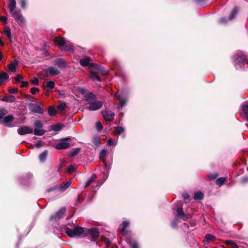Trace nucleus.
Listing matches in <instances>:
<instances>
[{
  "instance_id": "bb28decb",
  "label": "nucleus",
  "mask_w": 248,
  "mask_h": 248,
  "mask_svg": "<svg viewBox=\"0 0 248 248\" xmlns=\"http://www.w3.org/2000/svg\"><path fill=\"white\" fill-rule=\"evenodd\" d=\"M224 243L227 245H230L232 248H239L238 246L233 241L227 240L224 241Z\"/></svg>"
},
{
  "instance_id": "e433bc0d",
  "label": "nucleus",
  "mask_w": 248,
  "mask_h": 248,
  "mask_svg": "<svg viewBox=\"0 0 248 248\" xmlns=\"http://www.w3.org/2000/svg\"><path fill=\"white\" fill-rule=\"evenodd\" d=\"M8 78L9 76L7 73L3 71L0 72V80L1 81L7 79Z\"/></svg>"
},
{
  "instance_id": "4be33fe9",
  "label": "nucleus",
  "mask_w": 248,
  "mask_h": 248,
  "mask_svg": "<svg viewBox=\"0 0 248 248\" xmlns=\"http://www.w3.org/2000/svg\"><path fill=\"white\" fill-rule=\"evenodd\" d=\"M124 131V129L122 126H117L114 128L113 133L114 135H120Z\"/></svg>"
},
{
  "instance_id": "20e7f679",
  "label": "nucleus",
  "mask_w": 248,
  "mask_h": 248,
  "mask_svg": "<svg viewBox=\"0 0 248 248\" xmlns=\"http://www.w3.org/2000/svg\"><path fill=\"white\" fill-rule=\"evenodd\" d=\"M54 42L59 46L62 50L68 51L70 53L74 52L73 46L71 44L66 43L63 38L56 37L54 39Z\"/></svg>"
},
{
  "instance_id": "cd10ccee",
  "label": "nucleus",
  "mask_w": 248,
  "mask_h": 248,
  "mask_svg": "<svg viewBox=\"0 0 248 248\" xmlns=\"http://www.w3.org/2000/svg\"><path fill=\"white\" fill-rule=\"evenodd\" d=\"M227 180V177H222L217 178L216 181L217 185L221 186Z\"/></svg>"
},
{
  "instance_id": "f257e3e1",
  "label": "nucleus",
  "mask_w": 248,
  "mask_h": 248,
  "mask_svg": "<svg viewBox=\"0 0 248 248\" xmlns=\"http://www.w3.org/2000/svg\"><path fill=\"white\" fill-rule=\"evenodd\" d=\"M85 100L90 106L88 109L91 111L97 110L102 106L101 101L96 100V96L91 92L87 93L85 95Z\"/></svg>"
},
{
  "instance_id": "c9c22d12",
  "label": "nucleus",
  "mask_w": 248,
  "mask_h": 248,
  "mask_svg": "<svg viewBox=\"0 0 248 248\" xmlns=\"http://www.w3.org/2000/svg\"><path fill=\"white\" fill-rule=\"evenodd\" d=\"M129 222L127 221H123L122 223L123 228L121 229V232L123 234H124L125 230L128 226Z\"/></svg>"
},
{
  "instance_id": "864d4df0",
  "label": "nucleus",
  "mask_w": 248,
  "mask_h": 248,
  "mask_svg": "<svg viewBox=\"0 0 248 248\" xmlns=\"http://www.w3.org/2000/svg\"><path fill=\"white\" fill-rule=\"evenodd\" d=\"M39 91V89L37 88L33 87L31 89V93L32 94H35L37 92Z\"/></svg>"
},
{
  "instance_id": "f8f14e48",
  "label": "nucleus",
  "mask_w": 248,
  "mask_h": 248,
  "mask_svg": "<svg viewBox=\"0 0 248 248\" xmlns=\"http://www.w3.org/2000/svg\"><path fill=\"white\" fill-rule=\"evenodd\" d=\"M103 116L106 121L111 122L114 118V112L110 111H102Z\"/></svg>"
},
{
  "instance_id": "09e8293b",
  "label": "nucleus",
  "mask_w": 248,
  "mask_h": 248,
  "mask_svg": "<svg viewBox=\"0 0 248 248\" xmlns=\"http://www.w3.org/2000/svg\"><path fill=\"white\" fill-rule=\"evenodd\" d=\"M130 245L131 248H139V245L136 241H130Z\"/></svg>"
},
{
  "instance_id": "79ce46f5",
  "label": "nucleus",
  "mask_w": 248,
  "mask_h": 248,
  "mask_svg": "<svg viewBox=\"0 0 248 248\" xmlns=\"http://www.w3.org/2000/svg\"><path fill=\"white\" fill-rule=\"evenodd\" d=\"M217 176V174H211L207 176V179L208 181H211L215 180Z\"/></svg>"
},
{
  "instance_id": "6ab92c4d",
  "label": "nucleus",
  "mask_w": 248,
  "mask_h": 248,
  "mask_svg": "<svg viewBox=\"0 0 248 248\" xmlns=\"http://www.w3.org/2000/svg\"><path fill=\"white\" fill-rule=\"evenodd\" d=\"M15 97L14 95H6L1 99V100L3 102H7L9 103L14 102L15 101Z\"/></svg>"
},
{
  "instance_id": "ddd939ff",
  "label": "nucleus",
  "mask_w": 248,
  "mask_h": 248,
  "mask_svg": "<svg viewBox=\"0 0 248 248\" xmlns=\"http://www.w3.org/2000/svg\"><path fill=\"white\" fill-rule=\"evenodd\" d=\"M18 133L21 135L31 134L33 132V129L28 126H22L18 129Z\"/></svg>"
},
{
  "instance_id": "412c9836",
  "label": "nucleus",
  "mask_w": 248,
  "mask_h": 248,
  "mask_svg": "<svg viewBox=\"0 0 248 248\" xmlns=\"http://www.w3.org/2000/svg\"><path fill=\"white\" fill-rule=\"evenodd\" d=\"M16 22L22 26L24 25L25 21L24 18L16 11Z\"/></svg>"
},
{
  "instance_id": "b1692460",
  "label": "nucleus",
  "mask_w": 248,
  "mask_h": 248,
  "mask_svg": "<svg viewBox=\"0 0 248 248\" xmlns=\"http://www.w3.org/2000/svg\"><path fill=\"white\" fill-rule=\"evenodd\" d=\"M243 111L244 113L245 119L248 121V103H247L242 106Z\"/></svg>"
},
{
  "instance_id": "bf43d9fd",
  "label": "nucleus",
  "mask_w": 248,
  "mask_h": 248,
  "mask_svg": "<svg viewBox=\"0 0 248 248\" xmlns=\"http://www.w3.org/2000/svg\"><path fill=\"white\" fill-rule=\"evenodd\" d=\"M228 20H229L228 19H227V18H220L219 20V22L220 23H226V22Z\"/></svg>"
},
{
  "instance_id": "f3484780",
  "label": "nucleus",
  "mask_w": 248,
  "mask_h": 248,
  "mask_svg": "<svg viewBox=\"0 0 248 248\" xmlns=\"http://www.w3.org/2000/svg\"><path fill=\"white\" fill-rule=\"evenodd\" d=\"M55 64L59 68H64L66 66L67 63L66 61L63 59H58L55 61Z\"/></svg>"
},
{
  "instance_id": "4d7b16f0",
  "label": "nucleus",
  "mask_w": 248,
  "mask_h": 248,
  "mask_svg": "<svg viewBox=\"0 0 248 248\" xmlns=\"http://www.w3.org/2000/svg\"><path fill=\"white\" fill-rule=\"evenodd\" d=\"M177 224V218H175L173 222L171 223V226L173 228H175Z\"/></svg>"
},
{
  "instance_id": "2f4dec72",
  "label": "nucleus",
  "mask_w": 248,
  "mask_h": 248,
  "mask_svg": "<svg viewBox=\"0 0 248 248\" xmlns=\"http://www.w3.org/2000/svg\"><path fill=\"white\" fill-rule=\"evenodd\" d=\"M46 87L48 89H49V90L52 89L55 87V83L54 81H51V80L47 81L46 82Z\"/></svg>"
},
{
  "instance_id": "0eeeda50",
  "label": "nucleus",
  "mask_w": 248,
  "mask_h": 248,
  "mask_svg": "<svg viewBox=\"0 0 248 248\" xmlns=\"http://www.w3.org/2000/svg\"><path fill=\"white\" fill-rule=\"evenodd\" d=\"M84 234L85 236L90 234L92 236L93 240H96L99 235V232L97 229L95 228H92L91 229H87L85 230Z\"/></svg>"
},
{
  "instance_id": "473e14b6",
  "label": "nucleus",
  "mask_w": 248,
  "mask_h": 248,
  "mask_svg": "<svg viewBox=\"0 0 248 248\" xmlns=\"http://www.w3.org/2000/svg\"><path fill=\"white\" fill-rule=\"evenodd\" d=\"M48 113L51 116H55L56 114V110L55 108L50 106L48 109Z\"/></svg>"
},
{
  "instance_id": "ea45409f",
  "label": "nucleus",
  "mask_w": 248,
  "mask_h": 248,
  "mask_svg": "<svg viewBox=\"0 0 248 248\" xmlns=\"http://www.w3.org/2000/svg\"><path fill=\"white\" fill-rule=\"evenodd\" d=\"M117 140H113L111 138H109L108 140V144L109 146H116L117 144Z\"/></svg>"
},
{
  "instance_id": "58836bf2",
  "label": "nucleus",
  "mask_w": 248,
  "mask_h": 248,
  "mask_svg": "<svg viewBox=\"0 0 248 248\" xmlns=\"http://www.w3.org/2000/svg\"><path fill=\"white\" fill-rule=\"evenodd\" d=\"M45 132L44 130H39L35 128L34 130V134L37 136H42L45 134Z\"/></svg>"
},
{
  "instance_id": "603ef678",
  "label": "nucleus",
  "mask_w": 248,
  "mask_h": 248,
  "mask_svg": "<svg viewBox=\"0 0 248 248\" xmlns=\"http://www.w3.org/2000/svg\"><path fill=\"white\" fill-rule=\"evenodd\" d=\"M75 171V168L73 166H70L67 169V172L71 173Z\"/></svg>"
},
{
  "instance_id": "a878e982",
  "label": "nucleus",
  "mask_w": 248,
  "mask_h": 248,
  "mask_svg": "<svg viewBox=\"0 0 248 248\" xmlns=\"http://www.w3.org/2000/svg\"><path fill=\"white\" fill-rule=\"evenodd\" d=\"M96 178V176L95 175H93L90 178H89L87 181L85 183V187H87L89 186L91 184H92L93 181H95Z\"/></svg>"
},
{
  "instance_id": "0e129e2a",
  "label": "nucleus",
  "mask_w": 248,
  "mask_h": 248,
  "mask_svg": "<svg viewBox=\"0 0 248 248\" xmlns=\"http://www.w3.org/2000/svg\"><path fill=\"white\" fill-rule=\"evenodd\" d=\"M9 92L10 93H16V88H9Z\"/></svg>"
},
{
  "instance_id": "5701e85b",
  "label": "nucleus",
  "mask_w": 248,
  "mask_h": 248,
  "mask_svg": "<svg viewBox=\"0 0 248 248\" xmlns=\"http://www.w3.org/2000/svg\"><path fill=\"white\" fill-rule=\"evenodd\" d=\"M8 69L9 71H11L13 73L16 72V59L11 62L8 65Z\"/></svg>"
},
{
  "instance_id": "72a5a7b5",
  "label": "nucleus",
  "mask_w": 248,
  "mask_h": 248,
  "mask_svg": "<svg viewBox=\"0 0 248 248\" xmlns=\"http://www.w3.org/2000/svg\"><path fill=\"white\" fill-rule=\"evenodd\" d=\"M203 197L202 193L201 191L196 192L194 195V199L195 200H202Z\"/></svg>"
},
{
  "instance_id": "f704fd0d",
  "label": "nucleus",
  "mask_w": 248,
  "mask_h": 248,
  "mask_svg": "<svg viewBox=\"0 0 248 248\" xmlns=\"http://www.w3.org/2000/svg\"><path fill=\"white\" fill-rule=\"evenodd\" d=\"M237 12H238L237 8L236 7H234L233 8L232 11V13L230 15L229 17L228 18V19L229 20L232 19L235 17V16H236V15L237 13Z\"/></svg>"
},
{
  "instance_id": "aec40b11",
  "label": "nucleus",
  "mask_w": 248,
  "mask_h": 248,
  "mask_svg": "<svg viewBox=\"0 0 248 248\" xmlns=\"http://www.w3.org/2000/svg\"><path fill=\"white\" fill-rule=\"evenodd\" d=\"M216 240V238L214 235L210 234H207L205 236L203 242L205 244L206 243H208L209 241L214 242Z\"/></svg>"
},
{
  "instance_id": "39448f33",
  "label": "nucleus",
  "mask_w": 248,
  "mask_h": 248,
  "mask_svg": "<svg viewBox=\"0 0 248 248\" xmlns=\"http://www.w3.org/2000/svg\"><path fill=\"white\" fill-rule=\"evenodd\" d=\"M60 73L59 70L53 66L49 67L46 70L42 71L40 73V75L43 77H47L48 75L51 76H56Z\"/></svg>"
},
{
  "instance_id": "4468645a",
  "label": "nucleus",
  "mask_w": 248,
  "mask_h": 248,
  "mask_svg": "<svg viewBox=\"0 0 248 248\" xmlns=\"http://www.w3.org/2000/svg\"><path fill=\"white\" fill-rule=\"evenodd\" d=\"M8 8L13 16L16 17V0H11L8 4Z\"/></svg>"
},
{
  "instance_id": "a211bd4d",
  "label": "nucleus",
  "mask_w": 248,
  "mask_h": 248,
  "mask_svg": "<svg viewBox=\"0 0 248 248\" xmlns=\"http://www.w3.org/2000/svg\"><path fill=\"white\" fill-rule=\"evenodd\" d=\"M96 71L98 72V74L102 75H106L108 74V72L105 70L102 66L98 65H95V66Z\"/></svg>"
},
{
  "instance_id": "13d9d810",
  "label": "nucleus",
  "mask_w": 248,
  "mask_h": 248,
  "mask_svg": "<svg viewBox=\"0 0 248 248\" xmlns=\"http://www.w3.org/2000/svg\"><path fill=\"white\" fill-rule=\"evenodd\" d=\"M28 84H29V83L27 81H22L20 85V86L22 88L27 87L28 86Z\"/></svg>"
},
{
  "instance_id": "8fccbe9b",
  "label": "nucleus",
  "mask_w": 248,
  "mask_h": 248,
  "mask_svg": "<svg viewBox=\"0 0 248 248\" xmlns=\"http://www.w3.org/2000/svg\"><path fill=\"white\" fill-rule=\"evenodd\" d=\"M34 126L36 128H42L43 127V124L41 121H36L34 122Z\"/></svg>"
},
{
  "instance_id": "7ed1b4c3",
  "label": "nucleus",
  "mask_w": 248,
  "mask_h": 248,
  "mask_svg": "<svg viewBox=\"0 0 248 248\" xmlns=\"http://www.w3.org/2000/svg\"><path fill=\"white\" fill-rule=\"evenodd\" d=\"M234 63L236 69H245L248 68V60L245 55L242 53L237 54L234 57Z\"/></svg>"
},
{
  "instance_id": "7c9ffc66",
  "label": "nucleus",
  "mask_w": 248,
  "mask_h": 248,
  "mask_svg": "<svg viewBox=\"0 0 248 248\" xmlns=\"http://www.w3.org/2000/svg\"><path fill=\"white\" fill-rule=\"evenodd\" d=\"M47 151L45 150L40 155L39 159L41 161L44 162L46 160L47 155Z\"/></svg>"
},
{
  "instance_id": "052dcab7",
  "label": "nucleus",
  "mask_w": 248,
  "mask_h": 248,
  "mask_svg": "<svg viewBox=\"0 0 248 248\" xmlns=\"http://www.w3.org/2000/svg\"><path fill=\"white\" fill-rule=\"evenodd\" d=\"M103 240L104 242L106 244L107 247H108V246L109 245L110 243L109 239L108 238H104Z\"/></svg>"
},
{
  "instance_id": "774afa93",
  "label": "nucleus",
  "mask_w": 248,
  "mask_h": 248,
  "mask_svg": "<svg viewBox=\"0 0 248 248\" xmlns=\"http://www.w3.org/2000/svg\"><path fill=\"white\" fill-rule=\"evenodd\" d=\"M182 197L184 199H187L189 198V195L187 193H184L182 195Z\"/></svg>"
},
{
  "instance_id": "3c124183",
  "label": "nucleus",
  "mask_w": 248,
  "mask_h": 248,
  "mask_svg": "<svg viewBox=\"0 0 248 248\" xmlns=\"http://www.w3.org/2000/svg\"><path fill=\"white\" fill-rule=\"evenodd\" d=\"M31 83L35 85H38L39 84V80L38 78H34L32 79L31 80Z\"/></svg>"
},
{
  "instance_id": "e2e57ef3",
  "label": "nucleus",
  "mask_w": 248,
  "mask_h": 248,
  "mask_svg": "<svg viewBox=\"0 0 248 248\" xmlns=\"http://www.w3.org/2000/svg\"><path fill=\"white\" fill-rule=\"evenodd\" d=\"M42 141L41 140L38 141L35 145V147L37 148H40L42 146Z\"/></svg>"
},
{
  "instance_id": "c85d7f7f",
  "label": "nucleus",
  "mask_w": 248,
  "mask_h": 248,
  "mask_svg": "<svg viewBox=\"0 0 248 248\" xmlns=\"http://www.w3.org/2000/svg\"><path fill=\"white\" fill-rule=\"evenodd\" d=\"M4 32L6 34L9 40L12 42L11 31L10 28L8 26H6L4 27Z\"/></svg>"
},
{
  "instance_id": "49530a36",
  "label": "nucleus",
  "mask_w": 248,
  "mask_h": 248,
  "mask_svg": "<svg viewBox=\"0 0 248 248\" xmlns=\"http://www.w3.org/2000/svg\"><path fill=\"white\" fill-rule=\"evenodd\" d=\"M108 170H109V168L108 167L107 163H104V170L103 173H104L105 176H107V177H108Z\"/></svg>"
},
{
  "instance_id": "423d86ee",
  "label": "nucleus",
  "mask_w": 248,
  "mask_h": 248,
  "mask_svg": "<svg viewBox=\"0 0 248 248\" xmlns=\"http://www.w3.org/2000/svg\"><path fill=\"white\" fill-rule=\"evenodd\" d=\"M29 108L32 113L42 114L44 111V109L38 104L30 103Z\"/></svg>"
},
{
  "instance_id": "5fc2aeb1",
  "label": "nucleus",
  "mask_w": 248,
  "mask_h": 248,
  "mask_svg": "<svg viewBox=\"0 0 248 248\" xmlns=\"http://www.w3.org/2000/svg\"><path fill=\"white\" fill-rule=\"evenodd\" d=\"M177 213L179 217H181L184 214V212H183V209L182 208H178L177 209Z\"/></svg>"
},
{
  "instance_id": "f03ea898",
  "label": "nucleus",
  "mask_w": 248,
  "mask_h": 248,
  "mask_svg": "<svg viewBox=\"0 0 248 248\" xmlns=\"http://www.w3.org/2000/svg\"><path fill=\"white\" fill-rule=\"evenodd\" d=\"M71 228L66 226L65 228V233L70 237H78L84 233L85 229L83 227L77 226L75 224H68Z\"/></svg>"
},
{
  "instance_id": "9b49d317",
  "label": "nucleus",
  "mask_w": 248,
  "mask_h": 248,
  "mask_svg": "<svg viewBox=\"0 0 248 248\" xmlns=\"http://www.w3.org/2000/svg\"><path fill=\"white\" fill-rule=\"evenodd\" d=\"M14 120V117L12 115L5 116L0 120V124H3L6 126H10V124Z\"/></svg>"
},
{
  "instance_id": "c756f323",
  "label": "nucleus",
  "mask_w": 248,
  "mask_h": 248,
  "mask_svg": "<svg viewBox=\"0 0 248 248\" xmlns=\"http://www.w3.org/2000/svg\"><path fill=\"white\" fill-rule=\"evenodd\" d=\"M106 155L107 151L105 149L102 150L99 154L100 160L103 162H104L105 160Z\"/></svg>"
},
{
  "instance_id": "9d476101",
  "label": "nucleus",
  "mask_w": 248,
  "mask_h": 248,
  "mask_svg": "<svg viewBox=\"0 0 248 248\" xmlns=\"http://www.w3.org/2000/svg\"><path fill=\"white\" fill-rule=\"evenodd\" d=\"M91 59L88 57H85L80 60V64L83 66H88L89 68L93 67L94 64L91 62Z\"/></svg>"
},
{
  "instance_id": "1a4fd4ad",
  "label": "nucleus",
  "mask_w": 248,
  "mask_h": 248,
  "mask_svg": "<svg viewBox=\"0 0 248 248\" xmlns=\"http://www.w3.org/2000/svg\"><path fill=\"white\" fill-rule=\"evenodd\" d=\"M66 212V208L65 207H62V208L60 210H59L57 212H56L55 214L52 215L50 217V220H57L58 219H59L62 217V215L65 213Z\"/></svg>"
},
{
  "instance_id": "a19ab883",
  "label": "nucleus",
  "mask_w": 248,
  "mask_h": 248,
  "mask_svg": "<svg viewBox=\"0 0 248 248\" xmlns=\"http://www.w3.org/2000/svg\"><path fill=\"white\" fill-rule=\"evenodd\" d=\"M80 149L79 148L74 149L70 152V155L71 156H75L78 154L79 153Z\"/></svg>"
},
{
  "instance_id": "69168bd1",
  "label": "nucleus",
  "mask_w": 248,
  "mask_h": 248,
  "mask_svg": "<svg viewBox=\"0 0 248 248\" xmlns=\"http://www.w3.org/2000/svg\"><path fill=\"white\" fill-rule=\"evenodd\" d=\"M22 78V76L20 74H16V84Z\"/></svg>"
},
{
  "instance_id": "6e6d98bb",
  "label": "nucleus",
  "mask_w": 248,
  "mask_h": 248,
  "mask_svg": "<svg viewBox=\"0 0 248 248\" xmlns=\"http://www.w3.org/2000/svg\"><path fill=\"white\" fill-rule=\"evenodd\" d=\"M7 18L6 16H0V20L5 24L7 22Z\"/></svg>"
},
{
  "instance_id": "a18cd8bd",
  "label": "nucleus",
  "mask_w": 248,
  "mask_h": 248,
  "mask_svg": "<svg viewBox=\"0 0 248 248\" xmlns=\"http://www.w3.org/2000/svg\"><path fill=\"white\" fill-rule=\"evenodd\" d=\"M52 129L55 131H59L62 128V126L60 124H58L57 125H52Z\"/></svg>"
},
{
  "instance_id": "4c0bfd02",
  "label": "nucleus",
  "mask_w": 248,
  "mask_h": 248,
  "mask_svg": "<svg viewBox=\"0 0 248 248\" xmlns=\"http://www.w3.org/2000/svg\"><path fill=\"white\" fill-rule=\"evenodd\" d=\"M8 113V110L4 108H0V120Z\"/></svg>"
},
{
  "instance_id": "680f3d73",
  "label": "nucleus",
  "mask_w": 248,
  "mask_h": 248,
  "mask_svg": "<svg viewBox=\"0 0 248 248\" xmlns=\"http://www.w3.org/2000/svg\"><path fill=\"white\" fill-rule=\"evenodd\" d=\"M248 182V177H244L241 179V183L244 184Z\"/></svg>"
},
{
  "instance_id": "6e6552de",
  "label": "nucleus",
  "mask_w": 248,
  "mask_h": 248,
  "mask_svg": "<svg viewBox=\"0 0 248 248\" xmlns=\"http://www.w3.org/2000/svg\"><path fill=\"white\" fill-rule=\"evenodd\" d=\"M115 96L119 100L118 109L120 110L122 109L123 107L126 104V98L124 97H123L122 94H119L118 93H116L115 94Z\"/></svg>"
},
{
  "instance_id": "c03bdc74",
  "label": "nucleus",
  "mask_w": 248,
  "mask_h": 248,
  "mask_svg": "<svg viewBox=\"0 0 248 248\" xmlns=\"http://www.w3.org/2000/svg\"><path fill=\"white\" fill-rule=\"evenodd\" d=\"M95 127L98 131H101L103 129V125L100 122H97L96 123Z\"/></svg>"
},
{
  "instance_id": "2eb2a0df",
  "label": "nucleus",
  "mask_w": 248,
  "mask_h": 248,
  "mask_svg": "<svg viewBox=\"0 0 248 248\" xmlns=\"http://www.w3.org/2000/svg\"><path fill=\"white\" fill-rule=\"evenodd\" d=\"M90 78L93 81H101L99 74L95 70H92L90 72Z\"/></svg>"
},
{
  "instance_id": "338daca9",
  "label": "nucleus",
  "mask_w": 248,
  "mask_h": 248,
  "mask_svg": "<svg viewBox=\"0 0 248 248\" xmlns=\"http://www.w3.org/2000/svg\"><path fill=\"white\" fill-rule=\"evenodd\" d=\"M180 217L185 221L187 219V217L185 213Z\"/></svg>"
},
{
  "instance_id": "dca6fc26",
  "label": "nucleus",
  "mask_w": 248,
  "mask_h": 248,
  "mask_svg": "<svg viewBox=\"0 0 248 248\" xmlns=\"http://www.w3.org/2000/svg\"><path fill=\"white\" fill-rule=\"evenodd\" d=\"M70 147V143L62 141L56 145L55 148L59 150L65 149Z\"/></svg>"
},
{
  "instance_id": "37998d69",
  "label": "nucleus",
  "mask_w": 248,
  "mask_h": 248,
  "mask_svg": "<svg viewBox=\"0 0 248 248\" xmlns=\"http://www.w3.org/2000/svg\"><path fill=\"white\" fill-rule=\"evenodd\" d=\"M93 143L96 146L100 145L99 138L98 137H94L93 140Z\"/></svg>"
},
{
  "instance_id": "393cba45",
  "label": "nucleus",
  "mask_w": 248,
  "mask_h": 248,
  "mask_svg": "<svg viewBox=\"0 0 248 248\" xmlns=\"http://www.w3.org/2000/svg\"><path fill=\"white\" fill-rule=\"evenodd\" d=\"M71 185V181H67L65 183H63L62 184L60 187V190L61 191H64L66 189H67Z\"/></svg>"
},
{
  "instance_id": "de8ad7c7",
  "label": "nucleus",
  "mask_w": 248,
  "mask_h": 248,
  "mask_svg": "<svg viewBox=\"0 0 248 248\" xmlns=\"http://www.w3.org/2000/svg\"><path fill=\"white\" fill-rule=\"evenodd\" d=\"M66 107V104L65 103H61L57 106V108L59 110H62Z\"/></svg>"
}]
</instances>
